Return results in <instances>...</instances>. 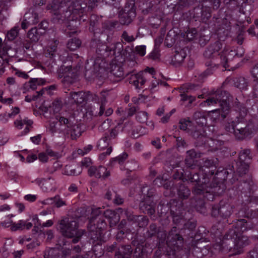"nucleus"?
I'll return each instance as SVG.
<instances>
[{"label":"nucleus","instance_id":"1","mask_svg":"<svg viewBox=\"0 0 258 258\" xmlns=\"http://www.w3.org/2000/svg\"><path fill=\"white\" fill-rule=\"evenodd\" d=\"M101 214L100 208L94 209L92 217L88 224V242L92 246V250L96 256H100L103 254V244L105 242L103 231L107 226L103 217H99Z\"/></svg>","mask_w":258,"mask_h":258},{"label":"nucleus","instance_id":"2","mask_svg":"<svg viewBox=\"0 0 258 258\" xmlns=\"http://www.w3.org/2000/svg\"><path fill=\"white\" fill-rule=\"evenodd\" d=\"M229 97L230 95L228 92L221 89H218L207 99L205 102L208 105L219 104V108L210 111L213 114H217L214 117L215 119L219 118L220 116L224 119L229 113L230 107L228 103Z\"/></svg>","mask_w":258,"mask_h":258},{"label":"nucleus","instance_id":"3","mask_svg":"<svg viewBox=\"0 0 258 258\" xmlns=\"http://www.w3.org/2000/svg\"><path fill=\"white\" fill-rule=\"evenodd\" d=\"M58 228L64 237L73 238L72 242L77 243L84 233L83 230H79V224L74 217H63L58 222Z\"/></svg>","mask_w":258,"mask_h":258},{"label":"nucleus","instance_id":"4","mask_svg":"<svg viewBox=\"0 0 258 258\" xmlns=\"http://www.w3.org/2000/svg\"><path fill=\"white\" fill-rule=\"evenodd\" d=\"M222 47V43L218 40L211 43L206 49L203 55L205 58L207 59L205 62V65L208 68L204 73L205 76L212 74L213 72L217 69L213 68L214 62L216 60H220L218 55L220 54V53H219V51Z\"/></svg>","mask_w":258,"mask_h":258},{"label":"nucleus","instance_id":"5","mask_svg":"<svg viewBox=\"0 0 258 258\" xmlns=\"http://www.w3.org/2000/svg\"><path fill=\"white\" fill-rule=\"evenodd\" d=\"M236 172L233 171V165L231 166V168H229V171H226L225 173L227 172V174H232L233 177L232 179L233 181L239 180L240 182H243L246 184V188L250 189V186L252 184V177L250 174H248L249 165L247 162L241 163L236 162Z\"/></svg>","mask_w":258,"mask_h":258},{"label":"nucleus","instance_id":"6","mask_svg":"<svg viewBox=\"0 0 258 258\" xmlns=\"http://www.w3.org/2000/svg\"><path fill=\"white\" fill-rule=\"evenodd\" d=\"M224 239L230 240V242L234 243L233 247H227L232 254H239L243 252V248L248 244V238L241 233L236 232L234 229H230L224 237Z\"/></svg>","mask_w":258,"mask_h":258},{"label":"nucleus","instance_id":"7","mask_svg":"<svg viewBox=\"0 0 258 258\" xmlns=\"http://www.w3.org/2000/svg\"><path fill=\"white\" fill-rule=\"evenodd\" d=\"M106 62L102 57L87 60L85 67V77L88 80H91L98 76L101 71L104 70Z\"/></svg>","mask_w":258,"mask_h":258},{"label":"nucleus","instance_id":"8","mask_svg":"<svg viewBox=\"0 0 258 258\" xmlns=\"http://www.w3.org/2000/svg\"><path fill=\"white\" fill-rule=\"evenodd\" d=\"M105 39L108 43H111L112 41L111 37L105 32L102 33L98 38H95L91 40L90 43V48L93 51H95L100 55L108 56V46L106 44Z\"/></svg>","mask_w":258,"mask_h":258},{"label":"nucleus","instance_id":"9","mask_svg":"<svg viewBox=\"0 0 258 258\" xmlns=\"http://www.w3.org/2000/svg\"><path fill=\"white\" fill-rule=\"evenodd\" d=\"M210 179L206 174L203 175L201 184L195 185L192 187L193 197L192 198H206L209 201H213V197L209 194L208 184Z\"/></svg>","mask_w":258,"mask_h":258},{"label":"nucleus","instance_id":"10","mask_svg":"<svg viewBox=\"0 0 258 258\" xmlns=\"http://www.w3.org/2000/svg\"><path fill=\"white\" fill-rule=\"evenodd\" d=\"M47 7L48 9L52 11V13L56 16L57 19H70V12H68V5L66 2L53 0Z\"/></svg>","mask_w":258,"mask_h":258},{"label":"nucleus","instance_id":"11","mask_svg":"<svg viewBox=\"0 0 258 258\" xmlns=\"http://www.w3.org/2000/svg\"><path fill=\"white\" fill-rule=\"evenodd\" d=\"M233 206L228 202L222 200L219 205H214L212 207L211 215L213 217H221L227 218L231 215L233 212Z\"/></svg>","mask_w":258,"mask_h":258},{"label":"nucleus","instance_id":"12","mask_svg":"<svg viewBox=\"0 0 258 258\" xmlns=\"http://www.w3.org/2000/svg\"><path fill=\"white\" fill-rule=\"evenodd\" d=\"M220 60H216L214 62V68H218L219 66L221 65L226 68L229 67L228 62L237 57L236 50L224 49L220 54L218 55Z\"/></svg>","mask_w":258,"mask_h":258},{"label":"nucleus","instance_id":"13","mask_svg":"<svg viewBox=\"0 0 258 258\" xmlns=\"http://www.w3.org/2000/svg\"><path fill=\"white\" fill-rule=\"evenodd\" d=\"M87 7L86 3L76 1L72 2L71 5L68 6V12H70V16L72 15H78L81 19L86 13Z\"/></svg>","mask_w":258,"mask_h":258},{"label":"nucleus","instance_id":"14","mask_svg":"<svg viewBox=\"0 0 258 258\" xmlns=\"http://www.w3.org/2000/svg\"><path fill=\"white\" fill-rule=\"evenodd\" d=\"M183 242V238L176 232V228L173 227L169 232L166 240L168 246H180Z\"/></svg>","mask_w":258,"mask_h":258},{"label":"nucleus","instance_id":"15","mask_svg":"<svg viewBox=\"0 0 258 258\" xmlns=\"http://www.w3.org/2000/svg\"><path fill=\"white\" fill-rule=\"evenodd\" d=\"M89 175L91 177L94 176L96 178H100L102 177L105 178L110 175V172L102 166L98 167L92 166L88 169Z\"/></svg>","mask_w":258,"mask_h":258},{"label":"nucleus","instance_id":"16","mask_svg":"<svg viewBox=\"0 0 258 258\" xmlns=\"http://www.w3.org/2000/svg\"><path fill=\"white\" fill-rule=\"evenodd\" d=\"M156 204L153 199L145 198L140 204V209L144 213L153 215L155 213Z\"/></svg>","mask_w":258,"mask_h":258},{"label":"nucleus","instance_id":"17","mask_svg":"<svg viewBox=\"0 0 258 258\" xmlns=\"http://www.w3.org/2000/svg\"><path fill=\"white\" fill-rule=\"evenodd\" d=\"M174 188L176 189L178 197L180 201L188 199L191 195V191L189 187L181 181L176 183Z\"/></svg>","mask_w":258,"mask_h":258},{"label":"nucleus","instance_id":"18","mask_svg":"<svg viewBox=\"0 0 258 258\" xmlns=\"http://www.w3.org/2000/svg\"><path fill=\"white\" fill-rule=\"evenodd\" d=\"M234 226L235 228L234 229L235 230L236 232L241 233V232L252 229L254 226V224L251 220L249 219L246 220L242 219L237 220L235 223Z\"/></svg>","mask_w":258,"mask_h":258},{"label":"nucleus","instance_id":"19","mask_svg":"<svg viewBox=\"0 0 258 258\" xmlns=\"http://www.w3.org/2000/svg\"><path fill=\"white\" fill-rule=\"evenodd\" d=\"M66 137H69L70 135L72 140H76L82 134V131L80 124L72 125L69 128H64L62 131Z\"/></svg>","mask_w":258,"mask_h":258},{"label":"nucleus","instance_id":"20","mask_svg":"<svg viewBox=\"0 0 258 258\" xmlns=\"http://www.w3.org/2000/svg\"><path fill=\"white\" fill-rule=\"evenodd\" d=\"M208 188L209 194L214 197V195H220L226 189V186L222 182H218L213 181L212 182H209Z\"/></svg>","mask_w":258,"mask_h":258},{"label":"nucleus","instance_id":"21","mask_svg":"<svg viewBox=\"0 0 258 258\" xmlns=\"http://www.w3.org/2000/svg\"><path fill=\"white\" fill-rule=\"evenodd\" d=\"M170 212L174 216H178L185 209V206L182 201L173 200L170 202Z\"/></svg>","mask_w":258,"mask_h":258},{"label":"nucleus","instance_id":"22","mask_svg":"<svg viewBox=\"0 0 258 258\" xmlns=\"http://www.w3.org/2000/svg\"><path fill=\"white\" fill-rule=\"evenodd\" d=\"M35 182L38 185L41 186L44 191L51 190L55 184L54 179L51 177L47 178H37L35 180Z\"/></svg>","mask_w":258,"mask_h":258},{"label":"nucleus","instance_id":"23","mask_svg":"<svg viewBox=\"0 0 258 258\" xmlns=\"http://www.w3.org/2000/svg\"><path fill=\"white\" fill-rule=\"evenodd\" d=\"M127 219L129 221H133L135 223L138 224V226L142 228L146 226L149 222L148 218L145 216L143 215H134L132 214H130L128 215V213H126Z\"/></svg>","mask_w":258,"mask_h":258},{"label":"nucleus","instance_id":"24","mask_svg":"<svg viewBox=\"0 0 258 258\" xmlns=\"http://www.w3.org/2000/svg\"><path fill=\"white\" fill-rule=\"evenodd\" d=\"M110 72L115 77L120 79L124 77V71L121 63L112 62L110 67Z\"/></svg>","mask_w":258,"mask_h":258},{"label":"nucleus","instance_id":"25","mask_svg":"<svg viewBox=\"0 0 258 258\" xmlns=\"http://www.w3.org/2000/svg\"><path fill=\"white\" fill-rule=\"evenodd\" d=\"M133 249L130 245H122L116 252L115 258H131Z\"/></svg>","mask_w":258,"mask_h":258},{"label":"nucleus","instance_id":"26","mask_svg":"<svg viewBox=\"0 0 258 258\" xmlns=\"http://www.w3.org/2000/svg\"><path fill=\"white\" fill-rule=\"evenodd\" d=\"M147 74L146 73L140 72L136 75L132 76V84H133L136 88H140L144 85L146 81Z\"/></svg>","mask_w":258,"mask_h":258},{"label":"nucleus","instance_id":"27","mask_svg":"<svg viewBox=\"0 0 258 258\" xmlns=\"http://www.w3.org/2000/svg\"><path fill=\"white\" fill-rule=\"evenodd\" d=\"M205 199L202 198H191L190 199L191 206L194 207L200 213H204L206 210Z\"/></svg>","mask_w":258,"mask_h":258},{"label":"nucleus","instance_id":"28","mask_svg":"<svg viewBox=\"0 0 258 258\" xmlns=\"http://www.w3.org/2000/svg\"><path fill=\"white\" fill-rule=\"evenodd\" d=\"M44 32V29L34 27L28 31L27 35L32 42H37Z\"/></svg>","mask_w":258,"mask_h":258},{"label":"nucleus","instance_id":"29","mask_svg":"<svg viewBox=\"0 0 258 258\" xmlns=\"http://www.w3.org/2000/svg\"><path fill=\"white\" fill-rule=\"evenodd\" d=\"M70 98L72 102L77 104L83 103L86 99L85 93L82 91L74 92L70 93Z\"/></svg>","mask_w":258,"mask_h":258},{"label":"nucleus","instance_id":"30","mask_svg":"<svg viewBox=\"0 0 258 258\" xmlns=\"http://www.w3.org/2000/svg\"><path fill=\"white\" fill-rule=\"evenodd\" d=\"M193 119L201 127L207 125V116L205 112L200 111L195 112L193 115Z\"/></svg>","mask_w":258,"mask_h":258},{"label":"nucleus","instance_id":"31","mask_svg":"<svg viewBox=\"0 0 258 258\" xmlns=\"http://www.w3.org/2000/svg\"><path fill=\"white\" fill-rule=\"evenodd\" d=\"M191 135L192 137L201 144H203L204 140L207 136L206 132L205 127H200L196 128V130L192 132Z\"/></svg>","mask_w":258,"mask_h":258},{"label":"nucleus","instance_id":"32","mask_svg":"<svg viewBox=\"0 0 258 258\" xmlns=\"http://www.w3.org/2000/svg\"><path fill=\"white\" fill-rule=\"evenodd\" d=\"M185 179L195 185L201 184L202 180H201L200 174L198 172H187L185 174Z\"/></svg>","mask_w":258,"mask_h":258},{"label":"nucleus","instance_id":"33","mask_svg":"<svg viewBox=\"0 0 258 258\" xmlns=\"http://www.w3.org/2000/svg\"><path fill=\"white\" fill-rule=\"evenodd\" d=\"M44 258H63L61 251L56 248L46 250L43 253Z\"/></svg>","mask_w":258,"mask_h":258},{"label":"nucleus","instance_id":"34","mask_svg":"<svg viewBox=\"0 0 258 258\" xmlns=\"http://www.w3.org/2000/svg\"><path fill=\"white\" fill-rule=\"evenodd\" d=\"M136 14L131 13V14H126L119 12V21L122 25L130 24L136 17Z\"/></svg>","mask_w":258,"mask_h":258},{"label":"nucleus","instance_id":"35","mask_svg":"<svg viewBox=\"0 0 258 258\" xmlns=\"http://www.w3.org/2000/svg\"><path fill=\"white\" fill-rule=\"evenodd\" d=\"M43 203L45 204H54L57 208H60L66 205V202L63 201L59 195H56L54 197L45 200Z\"/></svg>","mask_w":258,"mask_h":258},{"label":"nucleus","instance_id":"36","mask_svg":"<svg viewBox=\"0 0 258 258\" xmlns=\"http://www.w3.org/2000/svg\"><path fill=\"white\" fill-rule=\"evenodd\" d=\"M123 49V45L120 42L113 44L111 46H108V56L112 54L115 56H119Z\"/></svg>","mask_w":258,"mask_h":258},{"label":"nucleus","instance_id":"37","mask_svg":"<svg viewBox=\"0 0 258 258\" xmlns=\"http://www.w3.org/2000/svg\"><path fill=\"white\" fill-rule=\"evenodd\" d=\"M70 19H67L68 20H70V22H69L64 32L69 37H71L73 35L76 34L78 31L77 25H74V23L77 24L78 22L74 21L73 20V18H72V20L70 17ZM78 24H79V23H78Z\"/></svg>","mask_w":258,"mask_h":258},{"label":"nucleus","instance_id":"38","mask_svg":"<svg viewBox=\"0 0 258 258\" xmlns=\"http://www.w3.org/2000/svg\"><path fill=\"white\" fill-rule=\"evenodd\" d=\"M252 133V131L251 128L250 127L249 125H248L244 127L243 129L242 128V130L236 131V133H235V136L238 140H242L244 138L247 137L250 135Z\"/></svg>","mask_w":258,"mask_h":258},{"label":"nucleus","instance_id":"39","mask_svg":"<svg viewBox=\"0 0 258 258\" xmlns=\"http://www.w3.org/2000/svg\"><path fill=\"white\" fill-rule=\"evenodd\" d=\"M252 159L249 149H244L240 151L239 154V160L237 162L241 163L247 162L250 164Z\"/></svg>","mask_w":258,"mask_h":258},{"label":"nucleus","instance_id":"40","mask_svg":"<svg viewBox=\"0 0 258 258\" xmlns=\"http://www.w3.org/2000/svg\"><path fill=\"white\" fill-rule=\"evenodd\" d=\"M233 82L234 86L240 90H245L248 86V81L244 77L235 78Z\"/></svg>","mask_w":258,"mask_h":258},{"label":"nucleus","instance_id":"41","mask_svg":"<svg viewBox=\"0 0 258 258\" xmlns=\"http://www.w3.org/2000/svg\"><path fill=\"white\" fill-rule=\"evenodd\" d=\"M58 44V41L57 40H54L51 43L45 52V55L46 57L53 58L55 56Z\"/></svg>","mask_w":258,"mask_h":258},{"label":"nucleus","instance_id":"42","mask_svg":"<svg viewBox=\"0 0 258 258\" xmlns=\"http://www.w3.org/2000/svg\"><path fill=\"white\" fill-rule=\"evenodd\" d=\"M195 10L200 12L201 20L203 22L206 23L211 17L210 11L207 7H205V8H197L195 9Z\"/></svg>","mask_w":258,"mask_h":258},{"label":"nucleus","instance_id":"43","mask_svg":"<svg viewBox=\"0 0 258 258\" xmlns=\"http://www.w3.org/2000/svg\"><path fill=\"white\" fill-rule=\"evenodd\" d=\"M120 12L126 14L134 13L136 14L135 3L133 0H128L125 6Z\"/></svg>","mask_w":258,"mask_h":258},{"label":"nucleus","instance_id":"44","mask_svg":"<svg viewBox=\"0 0 258 258\" xmlns=\"http://www.w3.org/2000/svg\"><path fill=\"white\" fill-rule=\"evenodd\" d=\"M180 96L181 104L186 106H189L196 99L195 97L185 93H181Z\"/></svg>","mask_w":258,"mask_h":258},{"label":"nucleus","instance_id":"45","mask_svg":"<svg viewBox=\"0 0 258 258\" xmlns=\"http://www.w3.org/2000/svg\"><path fill=\"white\" fill-rule=\"evenodd\" d=\"M81 41L77 38L69 40L67 43V48L71 51H74L79 48L81 45Z\"/></svg>","mask_w":258,"mask_h":258},{"label":"nucleus","instance_id":"46","mask_svg":"<svg viewBox=\"0 0 258 258\" xmlns=\"http://www.w3.org/2000/svg\"><path fill=\"white\" fill-rule=\"evenodd\" d=\"M43 84V80L38 78L31 79L27 84H25V88L31 89L32 90H35L37 89V85H42Z\"/></svg>","mask_w":258,"mask_h":258},{"label":"nucleus","instance_id":"47","mask_svg":"<svg viewBox=\"0 0 258 258\" xmlns=\"http://www.w3.org/2000/svg\"><path fill=\"white\" fill-rule=\"evenodd\" d=\"M218 159H208L206 158L203 161V167L206 168H216L218 165Z\"/></svg>","mask_w":258,"mask_h":258},{"label":"nucleus","instance_id":"48","mask_svg":"<svg viewBox=\"0 0 258 258\" xmlns=\"http://www.w3.org/2000/svg\"><path fill=\"white\" fill-rule=\"evenodd\" d=\"M236 110L239 112V117L240 119H244V117L247 115V109L243 104L238 102L236 104Z\"/></svg>","mask_w":258,"mask_h":258},{"label":"nucleus","instance_id":"49","mask_svg":"<svg viewBox=\"0 0 258 258\" xmlns=\"http://www.w3.org/2000/svg\"><path fill=\"white\" fill-rule=\"evenodd\" d=\"M186 56V53L183 49H181L179 51H176L173 60L177 63H180L182 62L185 57Z\"/></svg>","mask_w":258,"mask_h":258},{"label":"nucleus","instance_id":"50","mask_svg":"<svg viewBox=\"0 0 258 258\" xmlns=\"http://www.w3.org/2000/svg\"><path fill=\"white\" fill-rule=\"evenodd\" d=\"M24 17L27 19V22L30 24H35L38 22V15L36 13L26 14Z\"/></svg>","mask_w":258,"mask_h":258},{"label":"nucleus","instance_id":"51","mask_svg":"<svg viewBox=\"0 0 258 258\" xmlns=\"http://www.w3.org/2000/svg\"><path fill=\"white\" fill-rule=\"evenodd\" d=\"M237 118V120L234 121L235 133H236V131L243 129L244 127L248 125L245 119H240L238 117Z\"/></svg>","mask_w":258,"mask_h":258},{"label":"nucleus","instance_id":"52","mask_svg":"<svg viewBox=\"0 0 258 258\" xmlns=\"http://www.w3.org/2000/svg\"><path fill=\"white\" fill-rule=\"evenodd\" d=\"M116 192L115 187L109 186L105 194L104 198L108 200H111L114 196H116Z\"/></svg>","mask_w":258,"mask_h":258},{"label":"nucleus","instance_id":"53","mask_svg":"<svg viewBox=\"0 0 258 258\" xmlns=\"http://www.w3.org/2000/svg\"><path fill=\"white\" fill-rule=\"evenodd\" d=\"M158 231L157 225L154 223H152L150 225L148 229L147 236L149 237H153L156 235Z\"/></svg>","mask_w":258,"mask_h":258},{"label":"nucleus","instance_id":"54","mask_svg":"<svg viewBox=\"0 0 258 258\" xmlns=\"http://www.w3.org/2000/svg\"><path fill=\"white\" fill-rule=\"evenodd\" d=\"M108 136H105L104 137L101 138L98 143L97 148L100 150H103L107 148L109 145L108 142Z\"/></svg>","mask_w":258,"mask_h":258},{"label":"nucleus","instance_id":"55","mask_svg":"<svg viewBox=\"0 0 258 258\" xmlns=\"http://www.w3.org/2000/svg\"><path fill=\"white\" fill-rule=\"evenodd\" d=\"M19 27L15 26L7 33V38L9 40H13L17 36L19 31Z\"/></svg>","mask_w":258,"mask_h":258},{"label":"nucleus","instance_id":"56","mask_svg":"<svg viewBox=\"0 0 258 258\" xmlns=\"http://www.w3.org/2000/svg\"><path fill=\"white\" fill-rule=\"evenodd\" d=\"M136 118L139 122L144 123L148 119V113L145 111H139L137 113Z\"/></svg>","mask_w":258,"mask_h":258},{"label":"nucleus","instance_id":"57","mask_svg":"<svg viewBox=\"0 0 258 258\" xmlns=\"http://www.w3.org/2000/svg\"><path fill=\"white\" fill-rule=\"evenodd\" d=\"M63 103L60 99H56L52 102V107L55 112H58L62 107Z\"/></svg>","mask_w":258,"mask_h":258},{"label":"nucleus","instance_id":"58","mask_svg":"<svg viewBox=\"0 0 258 258\" xmlns=\"http://www.w3.org/2000/svg\"><path fill=\"white\" fill-rule=\"evenodd\" d=\"M175 40L172 37L170 32H168L165 39V44L168 47H171L175 43Z\"/></svg>","mask_w":258,"mask_h":258},{"label":"nucleus","instance_id":"59","mask_svg":"<svg viewBox=\"0 0 258 258\" xmlns=\"http://www.w3.org/2000/svg\"><path fill=\"white\" fill-rule=\"evenodd\" d=\"M160 53L158 48H154V50L148 56L149 59L153 60H158L160 58Z\"/></svg>","mask_w":258,"mask_h":258},{"label":"nucleus","instance_id":"60","mask_svg":"<svg viewBox=\"0 0 258 258\" xmlns=\"http://www.w3.org/2000/svg\"><path fill=\"white\" fill-rule=\"evenodd\" d=\"M81 171L76 172L75 169L71 166H66L64 170V174L68 175H77L80 174Z\"/></svg>","mask_w":258,"mask_h":258},{"label":"nucleus","instance_id":"61","mask_svg":"<svg viewBox=\"0 0 258 258\" xmlns=\"http://www.w3.org/2000/svg\"><path fill=\"white\" fill-rule=\"evenodd\" d=\"M186 156L195 160V159L201 157V153L196 152L194 149H191L186 152Z\"/></svg>","mask_w":258,"mask_h":258},{"label":"nucleus","instance_id":"62","mask_svg":"<svg viewBox=\"0 0 258 258\" xmlns=\"http://www.w3.org/2000/svg\"><path fill=\"white\" fill-rule=\"evenodd\" d=\"M190 123V121L189 118H182L179 121V128L183 131H185L188 126V124Z\"/></svg>","mask_w":258,"mask_h":258},{"label":"nucleus","instance_id":"63","mask_svg":"<svg viewBox=\"0 0 258 258\" xmlns=\"http://www.w3.org/2000/svg\"><path fill=\"white\" fill-rule=\"evenodd\" d=\"M225 129L227 132L230 133H232L235 135L234 121H232L231 122H228L226 123L225 125Z\"/></svg>","mask_w":258,"mask_h":258},{"label":"nucleus","instance_id":"64","mask_svg":"<svg viewBox=\"0 0 258 258\" xmlns=\"http://www.w3.org/2000/svg\"><path fill=\"white\" fill-rule=\"evenodd\" d=\"M248 258H258V244L249 251Z\"/></svg>","mask_w":258,"mask_h":258}]
</instances>
